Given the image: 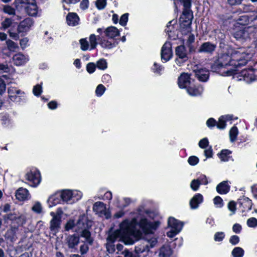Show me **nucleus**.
<instances>
[{
	"label": "nucleus",
	"mask_w": 257,
	"mask_h": 257,
	"mask_svg": "<svg viewBox=\"0 0 257 257\" xmlns=\"http://www.w3.org/2000/svg\"><path fill=\"white\" fill-rule=\"evenodd\" d=\"M137 220L133 218L131 221L124 220L119 225V229L110 232L106 238L107 251L112 253L115 251L114 242L118 238L125 244L131 245L142 236V232L137 229Z\"/></svg>",
	"instance_id": "nucleus-1"
},
{
	"label": "nucleus",
	"mask_w": 257,
	"mask_h": 257,
	"mask_svg": "<svg viewBox=\"0 0 257 257\" xmlns=\"http://www.w3.org/2000/svg\"><path fill=\"white\" fill-rule=\"evenodd\" d=\"M159 223H152L149 222L146 218H142L139 223H137V229L138 227L142 228L145 233V236L143 242L135 248V251L138 254L139 253L148 251L150 248H152L155 246L157 243V238L152 235L154 230H155L158 226ZM141 231V230L139 229Z\"/></svg>",
	"instance_id": "nucleus-2"
},
{
	"label": "nucleus",
	"mask_w": 257,
	"mask_h": 257,
	"mask_svg": "<svg viewBox=\"0 0 257 257\" xmlns=\"http://www.w3.org/2000/svg\"><path fill=\"white\" fill-rule=\"evenodd\" d=\"M233 50L229 49L227 53L221 54L218 57V59L214 62L212 65V69L213 71H217L219 69L225 67L228 65L232 66L233 60L232 59V54Z\"/></svg>",
	"instance_id": "nucleus-3"
},
{
	"label": "nucleus",
	"mask_w": 257,
	"mask_h": 257,
	"mask_svg": "<svg viewBox=\"0 0 257 257\" xmlns=\"http://www.w3.org/2000/svg\"><path fill=\"white\" fill-rule=\"evenodd\" d=\"M249 55L245 54L243 49L239 48L237 50H233L232 54V59L233 63L232 66L235 67L245 65L247 61V59L249 58Z\"/></svg>",
	"instance_id": "nucleus-4"
},
{
	"label": "nucleus",
	"mask_w": 257,
	"mask_h": 257,
	"mask_svg": "<svg viewBox=\"0 0 257 257\" xmlns=\"http://www.w3.org/2000/svg\"><path fill=\"white\" fill-rule=\"evenodd\" d=\"M168 226L171 228L169 231L167 233L168 237L172 238L181 231L183 226V223L176 220L172 217L169 218L168 220Z\"/></svg>",
	"instance_id": "nucleus-5"
},
{
	"label": "nucleus",
	"mask_w": 257,
	"mask_h": 257,
	"mask_svg": "<svg viewBox=\"0 0 257 257\" xmlns=\"http://www.w3.org/2000/svg\"><path fill=\"white\" fill-rule=\"evenodd\" d=\"M81 193L77 190H65L61 193V198L64 202L72 203L81 198Z\"/></svg>",
	"instance_id": "nucleus-6"
},
{
	"label": "nucleus",
	"mask_w": 257,
	"mask_h": 257,
	"mask_svg": "<svg viewBox=\"0 0 257 257\" xmlns=\"http://www.w3.org/2000/svg\"><path fill=\"white\" fill-rule=\"evenodd\" d=\"M87 221V219L85 216H81L77 221V225L79 228H84L82 231L81 235L82 237L86 239V241L90 244H92L93 241V239L91 237V233L89 231L85 229V223ZM89 225L86 224V227Z\"/></svg>",
	"instance_id": "nucleus-7"
},
{
	"label": "nucleus",
	"mask_w": 257,
	"mask_h": 257,
	"mask_svg": "<svg viewBox=\"0 0 257 257\" xmlns=\"http://www.w3.org/2000/svg\"><path fill=\"white\" fill-rule=\"evenodd\" d=\"M255 28L251 27H245L244 29L236 31L233 34L234 37L237 40L245 41L250 39Z\"/></svg>",
	"instance_id": "nucleus-8"
},
{
	"label": "nucleus",
	"mask_w": 257,
	"mask_h": 257,
	"mask_svg": "<svg viewBox=\"0 0 257 257\" xmlns=\"http://www.w3.org/2000/svg\"><path fill=\"white\" fill-rule=\"evenodd\" d=\"M25 177L31 183L30 185L34 187L37 186L41 182L40 172L37 170H31L26 174Z\"/></svg>",
	"instance_id": "nucleus-9"
},
{
	"label": "nucleus",
	"mask_w": 257,
	"mask_h": 257,
	"mask_svg": "<svg viewBox=\"0 0 257 257\" xmlns=\"http://www.w3.org/2000/svg\"><path fill=\"white\" fill-rule=\"evenodd\" d=\"M50 215L52 219L50 221V229L54 233H57L60 228L61 218L60 215L58 213L56 214L54 212H51Z\"/></svg>",
	"instance_id": "nucleus-10"
},
{
	"label": "nucleus",
	"mask_w": 257,
	"mask_h": 257,
	"mask_svg": "<svg viewBox=\"0 0 257 257\" xmlns=\"http://www.w3.org/2000/svg\"><path fill=\"white\" fill-rule=\"evenodd\" d=\"M172 45L170 42H166L161 50V59L165 62L169 61L172 57Z\"/></svg>",
	"instance_id": "nucleus-11"
},
{
	"label": "nucleus",
	"mask_w": 257,
	"mask_h": 257,
	"mask_svg": "<svg viewBox=\"0 0 257 257\" xmlns=\"http://www.w3.org/2000/svg\"><path fill=\"white\" fill-rule=\"evenodd\" d=\"M255 71L253 69H244L241 71L240 75L243 79L247 83L251 82L255 79Z\"/></svg>",
	"instance_id": "nucleus-12"
},
{
	"label": "nucleus",
	"mask_w": 257,
	"mask_h": 257,
	"mask_svg": "<svg viewBox=\"0 0 257 257\" xmlns=\"http://www.w3.org/2000/svg\"><path fill=\"white\" fill-rule=\"evenodd\" d=\"M33 24V22L31 19H25L18 26L17 31L18 33H23L28 31Z\"/></svg>",
	"instance_id": "nucleus-13"
},
{
	"label": "nucleus",
	"mask_w": 257,
	"mask_h": 257,
	"mask_svg": "<svg viewBox=\"0 0 257 257\" xmlns=\"http://www.w3.org/2000/svg\"><path fill=\"white\" fill-rule=\"evenodd\" d=\"M193 72L195 77L200 81H206L209 78V72L206 69H195L193 70Z\"/></svg>",
	"instance_id": "nucleus-14"
},
{
	"label": "nucleus",
	"mask_w": 257,
	"mask_h": 257,
	"mask_svg": "<svg viewBox=\"0 0 257 257\" xmlns=\"http://www.w3.org/2000/svg\"><path fill=\"white\" fill-rule=\"evenodd\" d=\"M190 84V75L188 73H182L178 78V85L180 88H187Z\"/></svg>",
	"instance_id": "nucleus-15"
},
{
	"label": "nucleus",
	"mask_w": 257,
	"mask_h": 257,
	"mask_svg": "<svg viewBox=\"0 0 257 257\" xmlns=\"http://www.w3.org/2000/svg\"><path fill=\"white\" fill-rule=\"evenodd\" d=\"M66 242L69 248H76L79 243V237L75 234L69 235L66 239Z\"/></svg>",
	"instance_id": "nucleus-16"
},
{
	"label": "nucleus",
	"mask_w": 257,
	"mask_h": 257,
	"mask_svg": "<svg viewBox=\"0 0 257 257\" xmlns=\"http://www.w3.org/2000/svg\"><path fill=\"white\" fill-rule=\"evenodd\" d=\"M16 197L17 199L23 201L30 198V195L27 189L20 187L16 192Z\"/></svg>",
	"instance_id": "nucleus-17"
},
{
	"label": "nucleus",
	"mask_w": 257,
	"mask_h": 257,
	"mask_svg": "<svg viewBox=\"0 0 257 257\" xmlns=\"http://www.w3.org/2000/svg\"><path fill=\"white\" fill-rule=\"evenodd\" d=\"M216 48V45L207 42L203 43L198 49L199 52H205L207 53H212L214 51Z\"/></svg>",
	"instance_id": "nucleus-18"
},
{
	"label": "nucleus",
	"mask_w": 257,
	"mask_h": 257,
	"mask_svg": "<svg viewBox=\"0 0 257 257\" xmlns=\"http://www.w3.org/2000/svg\"><path fill=\"white\" fill-rule=\"evenodd\" d=\"M19 229L18 227H12L9 229L5 234V237L10 240L11 241L13 242L18 238Z\"/></svg>",
	"instance_id": "nucleus-19"
},
{
	"label": "nucleus",
	"mask_w": 257,
	"mask_h": 257,
	"mask_svg": "<svg viewBox=\"0 0 257 257\" xmlns=\"http://www.w3.org/2000/svg\"><path fill=\"white\" fill-rule=\"evenodd\" d=\"M26 13L30 16H34L37 14V7L35 0H31L30 3L25 6Z\"/></svg>",
	"instance_id": "nucleus-20"
},
{
	"label": "nucleus",
	"mask_w": 257,
	"mask_h": 257,
	"mask_svg": "<svg viewBox=\"0 0 257 257\" xmlns=\"http://www.w3.org/2000/svg\"><path fill=\"white\" fill-rule=\"evenodd\" d=\"M13 61L16 65L20 66L25 64L28 59L23 54L19 53L13 56Z\"/></svg>",
	"instance_id": "nucleus-21"
},
{
	"label": "nucleus",
	"mask_w": 257,
	"mask_h": 257,
	"mask_svg": "<svg viewBox=\"0 0 257 257\" xmlns=\"http://www.w3.org/2000/svg\"><path fill=\"white\" fill-rule=\"evenodd\" d=\"M66 20L68 25L74 26L78 24L79 18L76 13H70L67 16Z\"/></svg>",
	"instance_id": "nucleus-22"
},
{
	"label": "nucleus",
	"mask_w": 257,
	"mask_h": 257,
	"mask_svg": "<svg viewBox=\"0 0 257 257\" xmlns=\"http://www.w3.org/2000/svg\"><path fill=\"white\" fill-rule=\"evenodd\" d=\"M106 206L102 202H96L93 205V210L99 215H102L105 214Z\"/></svg>",
	"instance_id": "nucleus-23"
},
{
	"label": "nucleus",
	"mask_w": 257,
	"mask_h": 257,
	"mask_svg": "<svg viewBox=\"0 0 257 257\" xmlns=\"http://www.w3.org/2000/svg\"><path fill=\"white\" fill-rule=\"evenodd\" d=\"M203 201V196L200 194L195 195L190 201V205L192 209H196L199 204Z\"/></svg>",
	"instance_id": "nucleus-24"
},
{
	"label": "nucleus",
	"mask_w": 257,
	"mask_h": 257,
	"mask_svg": "<svg viewBox=\"0 0 257 257\" xmlns=\"http://www.w3.org/2000/svg\"><path fill=\"white\" fill-rule=\"evenodd\" d=\"M104 33L106 37L111 39L114 38L119 35V30L113 26H110L106 28L104 31Z\"/></svg>",
	"instance_id": "nucleus-25"
},
{
	"label": "nucleus",
	"mask_w": 257,
	"mask_h": 257,
	"mask_svg": "<svg viewBox=\"0 0 257 257\" xmlns=\"http://www.w3.org/2000/svg\"><path fill=\"white\" fill-rule=\"evenodd\" d=\"M175 53L179 58L187 59L186 49L184 45L177 46L175 49Z\"/></svg>",
	"instance_id": "nucleus-26"
},
{
	"label": "nucleus",
	"mask_w": 257,
	"mask_h": 257,
	"mask_svg": "<svg viewBox=\"0 0 257 257\" xmlns=\"http://www.w3.org/2000/svg\"><path fill=\"white\" fill-rule=\"evenodd\" d=\"M9 218L10 220L15 221L19 225H23L26 223V217L24 215H21L16 216L14 214H10L9 215Z\"/></svg>",
	"instance_id": "nucleus-27"
},
{
	"label": "nucleus",
	"mask_w": 257,
	"mask_h": 257,
	"mask_svg": "<svg viewBox=\"0 0 257 257\" xmlns=\"http://www.w3.org/2000/svg\"><path fill=\"white\" fill-rule=\"evenodd\" d=\"M229 190V186L226 181H223L216 187V191L221 194H226Z\"/></svg>",
	"instance_id": "nucleus-28"
},
{
	"label": "nucleus",
	"mask_w": 257,
	"mask_h": 257,
	"mask_svg": "<svg viewBox=\"0 0 257 257\" xmlns=\"http://www.w3.org/2000/svg\"><path fill=\"white\" fill-rule=\"evenodd\" d=\"M172 253V249L169 246L163 245L160 249L159 256L160 257H170Z\"/></svg>",
	"instance_id": "nucleus-29"
},
{
	"label": "nucleus",
	"mask_w": 257,
	"mask_h": 257,
	"mask_svg": "<svg viewBox=\"0 0 257 257\" xmlns=\"http://www.w3.org/2000/svg\"><path fill=\"white\" fill-rule=\"evenodd\" d=\"M188 93L192 96H198L202 94L203 88L201 87H190L187 88Z\"/></svg>",
	"instance_id": "nucleus-30"
},
{
	"label": "nucleus",
	"mask_w": 257,
	"mask_h": 257,
	"mask_svg": "<svg viewBox=\"0 0 257 257\" xmlns=\"http://www.w3.org/2000/svg\"><path fill=\"white\" fill-rule=\"evenodd\" d=\"M7 49L11 52H15L19 49L18 45L11 39H8L6 42Z\"/></svg>",
	"instance_id": "nucleus-31"
},
{
	"label": "nucleus",
	"mask_w": 257,
	"mask_h": 257,
	"mask_svg": "<svg viewBox=\"0 0 257 257\" xmlns=\"http://www.w3.org/2000/svg\"><path fill=\"white\" fill-rule=\"evenodd\" d=\"M240 204L244 209L249 210L251 209L252 202L251 200L246 197H243L240 200Z\"/></svg>",
	"instance_id": "nucleus-32"
},
{
	"label": "nucleus",
	"mask_w": 257,
	"mask_h": 257,
	"mask_svg": "<svg viewBox=\"0 0 257 257\" xmlns=\"http://www.w3.org/2000/svg\"><path fill=\"white\" fill-rule=\"evenodd\" d=\"M194 36L192 34H190L186 42V45L189 48L190 52H194L195 50L194 47L192 45L194 43Z\"/></svg>",
	"instance_id": "nucleus-33"
},
{
	"label": "nucleus",
	"mask_w": 257,
	"mask_h": 257,
	"mask_svg": "<svg viewBox=\"0 0 257 257\" xmlns=\"http://www.w3.org/2000/svg\"><path fill=\"white\" fill-rule=\"evenodd\" d=\"M238 135V129L236 126L232 127L229 132V138L231 142H234L236 140Z\"/></svg>",
	"instance_id": "nucleus-34"
},
{
	"label": "nucleus",
	"mask_w": 257,
	"mask_h": 257,
	"mask_svg": "<svg viewBox=\"0 0 257 257\" xmlns=\"http://www.w3.org/2000/svg\"><path fill=\"white\" fill-rule=\"evenodd\" d=\"M230 154V151L227 150H223L219 154V158L221 161L226 162L228 160Z\"/></svg>",
	"instance_id": "nucleus-35"
},
{
	"label": "nucleus",
	"mask_w": 257,
	"mask_h": 257,
	"mask_svg": "<svg viewBox=\"0 0 257 257\" xmlns=\"http://www.w3.org/2000/svg\"><path fill=\"white\" fill-rule=\"evenodd\" d=\"M244 253V250L239 247H235L232 251V254L234 257H242Z\"/></svg>",
	"instance_id": "nucleus-36"
},
{
	"label": "nucleus",
	"mask_w": 257,
	"mask_h": 257,
	"mask_svg": "<svg viewBox=\"0 0 257 257\" xmlns=\"http://www.w3.org/2000/svg\"><path fill=\"white\" fill-rule=\"evenodd\" d=\"M3 11L10 15H15L16 11L14 8L9 5H5L3 8Z\"/></svg>",
	"instance_id": "nucleus-37"
},
{
	"label": "nucleus",
	"mask_w": 257,
	"mask_h": 257,
	"mask_svg": "<svg viewBox=\"0 0 257 257\" xmlns=\"http://www.w3.org/2000/svg\"><path fill=\"white\" fill-rule=\"evenodd\" d=\"M100 45L104 48L111 49L115 46V42L112 43L108 40H103L100 41Z\"/></svg>",
	"instance_id": "nucleus-38"
},
{
	"label": "nucleus",
	"mask_w": 257,
	"mask_h": 257,
	"mask_svg": "<svg viewBox=\"0 0 257 257\" xmlns=\"http://www.w3.org/2000/svg\"><path fill=\"white\" fill-rule=\"evenodd\" d=\"M13 21L11 18H6L1 23L2 28L6 30L10 28L12 25Z\"/></svg>",
	"instance_id": "nucleus-39"
},
{
	"label": "nucleus",
	"mask_w": 257,
	"mask_h": 257,
	"mask_svg": "<svg viewBox=\"0 0 257 257\" xmlns=\"http://www.w3.org/2000/svg\"><path fill=\"white\" fill-rule=\"evenodd\" d=\"M96 66L99 69L104 70L107 67V62L105 59H101L97 62Z\"/></svg>",
	"instance_id": "nucleus-40"
},
{
	"label": "nucleus",
	"mask_w": 257,
	"mask_h": 257,
	"mask_svg": "<svg viewBox=\"0 0 257 257\" xmlns=\"http://www.w3.org/2000/svg\"><path fill=\"white\" fill-rule=\"evenodd\" d=\"M216 126L219 129L223 130L226 127V123L225 120L224 119L223 116H222L219 118L218 122L216 121Z\"/></svg>",
	"instance_id": "nucleus-41"
},
{
	"label": "nucleus",
	"mask_w": 257,
	"mask_h": 257,
	"mask_svg": "<svg viewBox=\"0 0 257 257\" xmlns=\"http://www.w3.org/2000/svg\"><path fill=\"white\" fill-rule=\"evenodd\" d=\"M246 223L248 227L254 228L257 226V219L254 217H250L247 219Z\"/></svg>",
	"instance_id": "nucleus-42"
},
{
	"label": "nucleus",
	"mask_w": 257,
	"mask_h": 257,
	"mask_svg": "<svg viewBox=\"0 0 257 257\" xmlns=\"http://www.w3.org/2000/svg\"><path fill=\"white\" fill-rule=\"evenodd\" d=\"M96 40V37L95 35L92 34L90 36L89 42L91 46V49H93L96 48L97 44Z\"/></svg>",
	"instance_id": "nucleus-43"
},
{
	"label": "nucleus",
	"mask_w": 257,
	"mask_h": 257,
	"mask_svg": "<svg viewBox=\"0 0 257 257\" xmlns=\"http://www.w3.org/2000/svg\"><path fill=\"white\" fill-rule=\"evenodd\" d=\"M105 90V88L102 84L98 85L95 90L96 95L98 96H101L104 93Z\"/></svg>",
	"instance_id": "nucleus-44"
},
{
	"label": "nucleus",
	"mask_w": 257,
	"mask_h": 257,
	"mask_svg": "<svg viewBox=\"0 0 257 257\" xmlns=\"http://www.w3.org/2000/svg\"><path fill=\"white\" fill-rule=\"evenodd\" d=\"M200 184L201 182L198 179H194L191 182L190 187L194 191H196L198 189Z\"/></svg>",
	"instance_id": "nucleus-45"
},
{
	"label": "nucleus",
	"mask_w": 257,
	"mask_h": 257,
	"mask_svg": "<svg viewBox=\"0 0 257 257\" xmlns=\"http://www.w3.org/2000/svg\"><path fill=\"white\" fill-rule=\"evenodd\" d=\"M225 237L223 232H217L215 233L214 239L215 241H221Z\"/></svg>",
	"instance_id": "nucleus-46"
},
{
	"label": "nucleus",
	"mask_w": 257,
	"mask_h": 257,
	"mask_svg": "<svg viewBox=\"0 0 257 257\" xmlns=\"http://www.w3.org/2000/svg\"><path fill=\"white\" fill-rule=\"evenodd\" d=\"M215 205L218 208H221L223 205V200L219 196L215 197L213 199Z\"/></svg>",
	"instance_id": "nucleus-47"
},
{
	"label": "nucleus",
	"mask_w": 257,
	"mask_h": 257,
	"mask_svg": "<svg viewBox=\"0 0 257 257\" xmlns=\"http://www.w3.org/2000/svg\"><path fill=\"white\" fill-rule=\"evenodd\" d=\"M32 209L37 213H40L42 210V207L40 202H36L32 207Z\"/></svg>",
	"instance_id": "nucleus-48"
},
{
	"label": "nucleus",
	"mask_w": 257,
	"mask_h": 257,
	"mask_svg": "<svg viewBox=\"0 0 257 257\" xmlns=\"http://www.w3.org/2000/svg\"><path fill=\"white\" fill-rule=\"evenodd\" d=\"M122 253L123 254L124 257H139V255L136 251L133 252L128 250H125Z\"/></svg>",
	"instance_id": "nucleus-49"
},
{
	"label": "nucleus",
	"mask_w": 257,
	"mask_h": 257,
	"mask_svg": "<svg viewBox=\"0 0 257 257\" xmlns=\"http://www.w3.org/2000/svg\"><path fill=\"white\" fill-rule=\"evenodd\" d=\"M96 65L93 63H89L86 66V70L89 73H92L95 70Z\"/></svg>",
	"instance_id": "nucleus-50"
},
{
	"label": "nucleus",
	"mask_w": 257,
	"mask_h": 257,
	"mask_svg": "<svg viewBox=\"0 0 257 257\" xmlns=\"http://www.w3.org/2000/svg\"><path fill=\"white\" fill-rule=\"evenodd\" d=\"M228 208L231 211V213L230 214L232 215L234 214L236 211V204L234 201H230L228 204Z\"/></svg>",
	"instance_id": "nucleus-51"
},
{
	"label": "nucleus",
	"mask_w": 257,
	"mask_h": 257,
	"mask_svg": "<svg viewBox=\"0 0 257 257\" xmlns=\"http://www.w3.org/2000/svg\"><path fill=\"white\" fill-rule=\"evenodd\" d=\"M106 4V0H97L96 2V6L99 10L104 9Z\"/></svg>",
	"instance_id": "nucleus-52"
},
{
	"label": "nucleus",
	"mask_w": 257,
	"mask_h": 257,
	"mask_svg": "<svg viewBox=\"0 0 257 257\" xmlns=\"http://www.w3.org/2000/svg\"><path fill=\"white\" fill-rule=\"evenodd\" d=\"M128 21V14H124L121 16L119 20V24L123 26L126 25Z\"/></svg>",
	"instance_id": "nucleus-53"
},
{
	"label": "nucleus",
	"mask_w": 257,
	"mask_h": 257,
	"mask_svg": "<svg viewBox=\"0 0 257 257\" xmlns=\"http://www.w3.org/2000/svg\"><path fill=\"white\" fill-rule=\"evenodd\" d=\"M80 43L81 44V49L82 50L86 51L88 49L89 45L88 42L85 39H81Z\"/></svg>",
	"instance_id": "nucleus-54"
},
{
	"label": "nucleus",
	"mask_w": 257,
	"mask_h": 257,
	"mask_svg": "<svg viewBox=\"0 0 257 257\" xmlns=\"http://www.w3.org/2000/svg\"><path fill=\"white\" fill-rule=\"evenodd\" d=\"M34 94L36 96H39L42 92V87L40 85H37L35 86L33 90Z\"/></svg>",
	"instance_id": "nucleus-55"
},
{
	"label": "nucleus",
	"mask_w": 257,
	"mask_h": 257,
	"mask_svg": "<svg viewBox=\"0 0 257 257\" xmlns=\"http://www.w3.org/2000/svg\"><path fill=\"white\" fill-rule=\"evenodd\" d=\"M8 92L9 93L10 97L11 98V99H12V98L15 96L14 95H13V94H14L15 93L19 94L21 93V91L20 90H16L14 88H11L9 89Z\"/></svg>",
	"instance_id": "nucleus-56"
},
{
	"label": "nucleus",
	"mask_w": 257,
	"mask_h": 257,
	"mask_svg": "<svg viewBox=\"0 0 257 257\" xmlns=\"http://www.w3.org/2000/svg\"><path fill=\"white\" fill-rule=\"evenodd\" d=\"M89 250V247L86 243H84L80 246V252L81 255L86 254Z\"/></svg>",
	"instance_id": "nucleus-57"
},
{
	"label": "nucleus",
	"mask_w": 257,
	"mask_h": 257,
	"mask_svg": "<svg viewBox=\"0 0 257 257\" xmlns=\"http://www.w3.org/2000/svg\"><path fill=\"white\" fill-rule=\"evenodd\" d=\"M198 161H199L198 158L195 156L190 157L188 160V163L191 165H196L198 163Z\"/></svg>",
	"instance_id": "nucleus-58"
},
{
	"label": "nucleus",
	"mask_w": 257,
	"mask_h": 257,
	"mask_svg": "<svg viewBox=\"0 0 257 257\" xmlns=\"http://www.w3.org/2000/svg\"><path fill=\"white\" fill-rule=\"evenodd\" d=\"M239 241V237L238 236L235 235L231 236L229 239V242L232 245L236 244L237 243H238Z\"/></svg>",
	"instance_id": "nucleus-59"
},
{
	"label": "nucleus",
	"mask_w": 257,
	"mask_h": 257,
	"mask_svg": "<svg viewBox=\"0 0 257 257\" xmlns=\"http://www.w3.org/2000/svg\"><path fill=\"white\" fill-rule=\"evenodd\" d=\"M75 225V222L73 220H69L65 225V229L68 231L73 228Z\"/></svg>",
	"instance_id": "nucleus-60"
},
{
	"label": "nucleus",
	"mask_w": 257,
	"mask_h": 257,
	"mask_svg": "<svg viewBox=\"0 0 257 257\" xmlns=\"http://www.w3.org/2000/svg\"><path fill=\"white\" fill-rule=\"evenodd\" d=\"M208 145V141L207 139L204 138L199 142V146L200 148H205Z\"/></svg>",
	"instance_id": "nucleus-61"
},
{
	"label": "nucleus",
	"mask_w": 257,
	"mask_h": 257,
	"mask_svg": "<svg viewBox=\"0 0 257 257\" xmlns=\"http://www.w3.org/2000/svg\"><path fill=\"white\" fill-rule=\"evenodd\" d=\"M8 33L9 34V35L10 37H11L12 39L18 40L19 39V34L20 33H18V32L17 31V33L13 32L11 30H9Z\"/></svg>",
	"instance_id": "nucleus-62"
},
{
	"label": "nucleus",
	"mask_w": 257,
	"mask_h": 257,
	"mask_svg": "<svg viewBox=\"0 0 257 257\" xmlns=\"http://www.w3.org/2000/svg\"><path fill=\"white\" fill-rule=\"evenodd\" d=\"M6 85L5 82L2 79H0V94H2L5 91Z\"/></svg>",
	"instance_id": "nucleus-63"
},
{
	"label": "nucleus",
	"mask_w": 257,
	"mask_h": 257,
	"mask_svg": "<svg viewBox=\"0 0 257 257\" xmlns=\"http://www.w3.org/2000/svg\"><path fill=\"white\" fill-rule=\"evenodd\" d=\"M241 226L238 223H235L233 225V231L236 233H239L241 230Z\"/></svg>",
	"instance_id": "nucleus-64"
}]
</instances>
